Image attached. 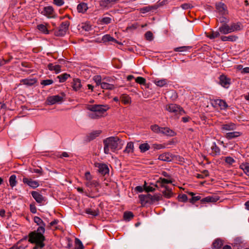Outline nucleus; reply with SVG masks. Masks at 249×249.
<instances>
[{
  "label": "nucleus",
  "mask_w": 249,
  "mask_h": 249,
  "mask_svg": "<svg viewBox=\"0 0 249 249\" xmlns=\"http://www.w3.org/2000/svg\"><path fill=\"white\" fill-rule=\"evenodd\" d=\"M45 232V228L43 226H39L37 231L31 232L29 234V242L31 243L38 244L42 247H44L43 242L45 240V237L43 233Z\"/></svg>",
  "instance_id": "f257e3e1"
},
{
  "label": "nucleus",
  "mask_w": 249,
  "mask_h": 249,
  "mask_svg": "<svg viewBox=\"0 0 249 249\" xmlns=\"http://www.w3.org/2000/svg\"><path fill=\"white\" fill-rule=\"evenodd\" d=\"M87 108L91 111L89 116L92 119H98L102 117L108 110L107 106L100 105H88Z\"/></svg>",
  "instance_id": "f03ea898"
},
{
  "label": "nucleus",
  "mask_w": 249,
  "mask_h": 249,
  "mask_svg": "<svg viewBox=\"0 0 249 249\" xmlns=\"http://www.w3.org/2000/svg\"><path fill=\"white\" fill-rule=\"evenodd\" d=\"M124 144V141L118 137H110V150L111 151L117 152L122 148Z\"/></svg>",
  "instance_id": "7ed1b4c3"
},
{
  "label": "nucleus",
  "mask_w": 249,
  "mask_h": 249,
  "mask_svg": "<svg viewBox=\"0 0 249 249\" xmlns=\"http://www.w3.org/2000/svg\"><path fill=\"white\" fill-rule=\"evenodd\" d=\"M165 109L176 116L182 115V113H184L182 108L180 106L175 104L166 105L165 106Z\"/></svg>",
  "instance_id": "20e7f679"
},
{
  "label": "nucleus",
  "mask_w": 249,
  "mask_h": 249,
  "mask_svg": "<svg viewBox=\"0 0 249 249\" xmlns=\"http://www.w3.org/2000/svg\"><path fill=\"white\" fill-rule=\"evenodd\" d=\"M85 178L86 179L85 184L87 187L89 188H92L96 187L98 186V182L96 180L92 179V176L89 172L85 173Z\"/></svg>",
  "instance_id": "39448f33"
},
{
  "label": "nucleus",
  "mask_w": 249,
  "mask_h": 249,
  "mask_svg": "<svg viewBox=\"0 0 249 249\" xmlns=\"http://www.w3.org/2000/svg\"><path fill=\"white\" fill-rule=\"evenodd\" d=\"M70 23L69 21L63 22L59 27L57 31H55V34L57 36H63L68 30Z\"/></svg>",
  "instance_id": "423d86ee"
},
{
  "label": "nucleus",
  "mask_w": 249,
  "mask_h": 249,
  "mask_svg": "<svg viewBox=\"0 0 249 249\" xmlns=\"http://www.w3.org/2000/svg\"><path fill=\"white\" fill-rule=\"evenodd\" d=\"M31 195L36 202L40 205L44 204L46 200V197L37 191H33L31 192Z\"/></svg>",
  "instance_id": "0eeeda50"
},
{
  "label": "nucleus",
  "mask_w": 249,
  "mask_h": 249,
  "mask_svg": "<svg viewBox=\"0 0 249 249\" xmlns=\"http://www.w3.org/2000/svg\"><path fill=\"white\" fill-rule=\"evenodd\" d=\"M62 96L56 95L54 96H50L47 99V102L50 105H53L57 103L62 102L63 101L64 94L61 93Z\"/></svg>",
  "instance_id": "6e6552de"
},
{
  "label": "nucleus",
  "mask_w": 249,
  "mask_h": 249,
  "mask_svg": "<svg viewBox=\"0 0 249 249\" xmlns=\"http://www.w3.org/2000/svg\"><path fill=\"white\" fill-rule=\"evenodd\" d=\"M212 105L214 107H219L221 109H226L228 107L226 102L221 99H215L212 101Z\"/></svg>",
  "instance_id": "1a4fd4ad"
},
{
  "label": "nucleus",
  "mask_w": 249,
  "mask_h": 249,
  "mask_svg": "<svg viewBox=\"0 0 249 249\" xmlns=\"http://www.w3.org/2000/svg\"><path fill=\"white\" fill-rule=\"evenodd\" d=\"M95 166L98 168L99 172L102 175L105 176L109 172V169L106 164L101 162H95Z\"/></svg>",
  "instance_id": "9d476101"
},
{
  "label": "nucleus",
  "mask_w": 249,
  "mask_h": 249,
  "mask_svg": "<svg viewBox=\"0 0 249 249\" xmlns=\"http://www.w3.org/2000/svg\"><path fill=\"white\" fill-rule=\"evenodd\" d=\"M23 183L27 184L30 187L35 189L39 186V183L37 180H34L31 178L24 177L22 179Z\"/></svg>",
  "instance_id": "9b49d317"
},
{
  "label": "nucleus",
  "mask_w": 249,
  "mask_h": 249,
  "mask_svg": "<svg viewBox=\"0 0 249 249\" xmlns=\"http://www.w3.org/2000/svg\"><path fill=\"white\" fill-rule=\"evenodd\" d=\"M101 132L102 131L101 130H98L93 131L88 133L85 137V141L89 142L93 140L96 138L98 137L100 135Z\"/></svg>",
  "instance_id": "f8f14e48"
},
{
  "label": "nucleus",
  "mask_w": 249,
  "mask_h": 249,
  "mask_svg": "<svg viewBox=\"0 0 249 249\" xmlns=\"http://www.w3.org/2000/svg\"><path fill=\"white\" fill-rule=\"evenodd\" d=\"M219 84L223 87L228 88L231 84V79L222 74L219 76Z\"/></svg>",
  "instance_id": "ddd939ff"
},
{
  "label": "nucleus",
  "mask_w": 249,
  "mask_h": 249,
  "mask_svg": "<svg viewBox=\"0 0 249 249\" xmlns=\"http://www.w3.org/2000/svg\"><path fill=\"white\" fill-rule=\"evenodd\" d=\"M141 203L142 206L146 204H151L150 195H141L139 196Z\"/></svg>",
  "instance_id": "4468645a"
},
{
  "label": "nucleus",
  "mask_w": 249,
  "mask_h": 249,
  "mask_svg": "<svg viewBox=\"0 0 249 249\" xmlns=\"http://www.w3.org/2000/svg\"><path fill=\"white\" fill-rule=\"evenodd\" d=\"M236 128V125L233 123H229L223 124L221 125L222 131H232Z\"/></svg>",
  "instance_id": "2eb2a0df"
},
{
  "label": "nucleus",
  "mask_w": 249,
  "mask_h": 249,
  "mask_svg": "<svg viewBox=\"0 0 249 249\" xmlns=\"http://www.w3.org/2000/svg\"><path fill=\"white\" fill-rule=\"evenodd\" d=\"M216 8L218 12L221 15H226L228 13L226 5L222 2L216 4Z\"/></svg>",
  "instance_id": "dca6fc26"
},
{
  "label": "nucleus",
  "mask_w": 249,
  "mask_h": 249,
  "mask_svg": "<svg viewBox=\"0 0 249 249\" xmlns=\"http://www.w3.org/2000/svg\"><path fill=\"white\" fill-rule=\"evenodd\" d=\"M219 199V197L216 196H208L201 199V202L202 203H209V202H216Z\"/></svg>",
  "instance_id": "f3484780"
},
{
  "label": "nucleus",
  "mask_w": 249,
  "mask_h": 249,
  "mask_svg": "<svg viewBox=\"0 0 249 249\" xmlns=\"http://www.w3.org/2000/svg\"><path fill=\"white\" fill-rule=\"evenodd\" d=\"M164 135L173 137L176 135L174 131L167 127H162L161 129V133Z\"/></svg>",
  "instance_id": "a211bd4d"
},
{
  "label": "nucleus",
  "mask_w": 249,
  "mask_h": 249,
  "mask_svg": "<svg viewBox=\"0 0 249 249\" xmlns=\"http://www.w3.org/2000/svg\"><path fill=\"white\" fill-rule=\"evenodd\" d=\"M242 135V133L238 131H233L231 132L227 133L225 137L228 140H231L232 139L236 138Z\"/></svg>",
  "instance_id": "6ab92c4d"
},
{
  "label": "nucleus",
  "mask_w": 249,
  "mask_h": 249,
  "mask_svg": "<svg viewBox=\"0 0 249 249\" xmlns=\"http://www.w3.org/2000/svg\"><path fill=\"white\" fill-rule=\"evenodd\" d=\"M71 87L75 91L79 90L82 87L81 80L78 78L73 79L71 82Z\"/></svg>",
  "instance_id": "aec40b11"
},
{
  "label": "nucleus",
  "mask_w": 249,
  "mask_h": 249,
  "mask_svg": "<svg viewBox=\"0 0 249 249\" xmlns=\"http://www.w3.org/2000/svg\"><path fill=\"white\" fill-rule=\"evenodd\" d=\"M219 31L221 33L224 35H226L231 33L230 25H228L226 23L223 24L219 28Z\"/></svg>",
  "instance_id": "412c9836"
},
{
  "label": "nucleus",
  "mask_w": 249,
  "mask_h": 249,
  "mask_svg": "<svg viewBox=\"0 0 249 249\" xmlns=\"http://www.w3.org/2000/svg\"><path fill=\"white\" fill-rule=\"evenodd\" d=\"M37 82V80L36 78H26L22 79L21 82L26 86H31L34 85Z\"/></svg>",
  "instance_id": "4be33fe9"
},
{
  "label": "nucleus",
  "mask_w": 249,
  "mask_h": 249,
  "mask_svg": "<svg viewBox=\"0 0 249 249\" xmlns=\"http://www.w3.org/2000/svg\"><path fill=\"white\" fill-rule=\"evenodd\" d=\"M172 182L173 181L172 179H168L162 178H159L158 180L157 181V184H159L161 187L164 188H165V186H166L165 185V184L172 183Z\"/></svg>",
  "instance_id": "5701e85b"
},
{
  "label": "nucleus",
  "mask_w": 249,
  "mask_h": 249,
  "mask_svg": "<svg viewBox=\"0 0 249 249\" xmlns=\"http://www.w3.org/2000/svg\"><path fill=\"white\" fill-rule=\"evenodd\" d=\"M230 27L231 33L235 31H240L242 29V26L240 22L232 23L230 26Z\"/></svg>",
  "instance_id": "b1692460"
},
{
  "label": "nucleus",
  "mask_w": 249,
  "mask_h": 249,
  "mask_svg": "<svg viewBox=\"0 0 249 249\" xmlns=\"http://www.w3.org/2000/svg\"><path fill=\"white\" fill-rule=\"evenodd\" d=\"M88 9V5L87 3L82 2L79 3L77 6V10L79 13H84Z\"/></svg>",
  "instance_id": "393cba45"
},
{
  "label": "nucleus",
  "mask_w": 249,
  "mask_h": 249,
  "mask_svg": "<svg viewBox=\"0 0 249 249\" xmlns=\"http://www.w3.org/2000/svg\"><path fill=\"white\" fill-rule=\"evenodd\" d=\"M158 159L164 161H170L172 160V157L169 153H165L162 154H160L158 158Z\"/></svg>",
  "instance_id": "a878e982"
},
{
  "label": "nucleus",
  "mask_w": 249,
  "mask_h": 249,
  "mask_svg": "<svg viewBox=\"0 0 249 249\" xmlns=\"http://www.w3.org/2000/svg\"><path fill=\"white\" fill-rule=\"evenodd\" d=\"M134 152V143L133 142H130L127 143L124 152L125 153H132Z\"/></svg>",
  "instance_id": "bb28decb"
},
{
  "label": "nucleus",
  "mask_w": 249,
  "mask_h": 249,
  "mask_svg": "<svg viewBox=\"0 0 249 249\" xmlns=\"http://www.w3.org/2000/svg\"><path fill=\"white\" fill-rule=\"evenodd\" d=\"M43 12L44 15L48 18H51L53 17V9L51 6L46 7L44 8Z\"/></svg>",
  "instance_id": "cd10ccee"
},
{
  "label": "nucleus",
  "mask_w": 249,
  "mask_h": 249,
  "mask_svg": "<svg viewBox=\"0 0 249 249\" xmlns=\"http://www.w3.org/2000/svg\"><path fill=\"white\" fill-rule=\"evenodd\" d=\"M48 68L50 71H54L56 73L61 71V66L59 65H53V64L50 63L48 65Z\"/></svg>",
  "instance_id": "c85d7f7f"
},
{
  "label": "nucleus",
  "mask_w": 249,
  "mask_h": 249,
  "mask_svg": "<svg viewBox=\"0 0 249 249\" xmlns=\"http://www.w3.org/2000/svg\"><path fill=\"white\" fill-rule=\"evenodd\" d=\"M220 38L223 41H235L237 40L238 37L236 36H222Z\"/></svg>",
  "instance_id": "c756f323"
},
{
  "label": "nucleus",
  "mask_w": 249,
  "mask_h": 249,
  "mask_svg": "<svg viewBox=\"0 0 249 249\" xmlns=\"http://www.w3.org/2000/svg\"><path fill=\"white\" fill-rule=\"evenodd\" d=\"M212 153L213 156L219 155L220 153V149L216 145L215 143H214L211 147Z\"/></svg>",
  "instance_id": "7c9ffc66"
},
{
  "label": "nucleus",
  "mask_w": 249,
  "mask_h": 249,
  "mask_svg": "<svg viewBox=\"0 0 249 249\" xmlns=\"http://www.w3.org/2000/svg\"><path fill=\"white\" fill-rule=\"evenodd\" d=\"M162 194L165 197L169 198L173 196V192L171 189L168 186H165V190L162 192Z\"/></svg>",
  "instance_id": "2f4dec72"
},
{
  "label": "nucleus",
  "mask_w": 249,
  "mask_h": 249,
  "mask_svg": "<svg viewBox=\"0 0 249 249\" xmlns=\"http://www.w3.org/2000/svg\"><path fill=\"white\" fill-rule=\"evenodd\" d=\"M240 168L241 169L245 174L249 176V163H242L240 165Z\"/></svg>",
  "instance_id": "473e14b6"
},
{
  "label": "nucleus",
  "mask_w": 249,
  "mask_h": 249,
  "mask_svg": "<svg viewBox=\"0 0 249 249\" xmlns=\"http://www.w3.org/2000/svg\"><path fill=\"white\" fill-rule=\"evenodd\" d=\"M121 99L124 105L130 104L131 102V98L126 94H123L121 97Z\"/></svg>",
  "instance_id": "72a5a7b5"
},
{
  "label": "nucleus",
  "mask_w": 249,
  "mask_h": 249,
  "mask_svg": "<svg viewBox=\"0 0 249 249\" xmlns=\"http://www.w3.org/2000/svg\"><path fill=\"white\" fill-rule=\"evenodd\" d=\"M223 245V241L220 239H216L213 243V248L218 249L220 248Z\"/></svg>",
  "instance_id": "f704fd0d"
},
{
  "label": "nucleus",
  "mask_w": 249,
  "mask_h": 249,
  "mask_svg": "<svg viewBox=\"0 0 249 249\" xmlns=\"http://www.w3.org/2000/svg\"><path fill=\"white\" fill-rule=\"evenodd\" d=\"M206 35L207 37L210 39H214L220 36L219 32L217 31H211L209 33H206Z\"/></svg>",
  "instance_id": "c9c22d12"
},
{
  "label": "nucleus",
  "mask_w": 249,
  "mask_h": 249,
  "mask_svg": "<svg viewBox=\"0 0 249 249\" xmlns=\"http://www.w3.org/2000/svg\"><path fill=\"white\" fill-rule=\"evenodd\" d=\"M139 148L142 153H144L150 149V146L148 143H143L141 144Z\"/></svg>",
  "instance_id": "e433bc0d"
},
{
  "label": "nucleus",
  "mask_w": 249,
  "mask_h": 249,
  "mask_svg": "<svg viewBox=\"0 0 249 249\" xmlns=\"http://www.w3.org/2000/svg\"><path fill=\"white\" fill-rule=\"evenodd\" d=\"M9 184L11 187H14L16 186L17 184V177L15 175H11L9 179Z\"/></svg>",
  "instance_id": "4c0bfd02"
},
{
  "label": "nucleus",
  "mask_w": 249,
  "mask_h": 249,
  "mask_svg": "<svg viewBox=\"0 0 249 249\" xmlns=\"http://www.w3.org/2000/svg\"><path fill=\"white\" fill-rule=\"evenodd\" d=\"M168 81L166 79H162L159 80H155V84L159 87H162L167 85Z\"/></svg>",
  "instance_id": "58836bf2"
},
{
  "label": "nucleus",
  "mask_w": 249,
  "mask_h": 249,
  "mask_svg": "<svg viewBox=\"0 0 249 249\" xmlns=\"http://www.w3.org/2000/svg\"><path fill=\"white\" fill-rule=\"evenodd\" d=\"M124 219L126 221H129L134 217L133 213L131 212H125L124 213Z\"/></svg>",
  "instance_id": "ea45409f"
},
{
  "label": "nucleus",
  "mask_w": 249,
  "mask_h": 249,
  "mask_svg": "<svg viewBox=\"0 0 249 249\" xmlns=\"http://www.w3.org/2000/svg\"><path fill=\"white\" fill-rule=\"evenodd\" d=\"M69 77H70V75L67 74V73H65L59 75L57 76V78L59 79V81L60 83L64 82Z\"/></svg>",
  "instance_id": "a19ab883"
},
{
  "label": "nucleus",
  "mask_w": 249,
  "mask_h": 249,
  "mask_svg": "<svg viewBox=\"0 0 249 249\" xmlns=\"http://www.w3.org/2000/svg\"><path fill=\"white\" fill-rule=\"evenodd\" d=\"M37 29L41 32L43 33L44 34H48L49 33L46 26L44 24H41L38 25Z\"/></svg>",
  "instance_id": "79ce46f5"
},
{
  "label": "nucleus",
  "mask_w": 249,
  "mask_h": 249,
  "mask_svg": "<svg viewBox=\"0 0 249 249\" xmlns=\"http://www.w3.org/2000/svg\"><path fill=\"white\" fill-rule=\"evenodd\" d=\"M34 221L36 224H37V225H39L40 226H43L45 228V224L40 217L35 216L34 218Z\"/></svg>",
  "instance_id": "37998d69"
},
{
  "label": "nucleus",
  "mask_w": 249,
  "mask_h": 249,
  "mask_svg": "<svg viewBox=\"0 0 249 249\" xmlns=\"http://www.w3.org/2000/svg\"><path fill=\"white\" fill-rule=\"evenodd\" d=\"M76 247L74 249H84V246L82 242L77 238L75 239Z\"/></svg>",
  "instance_id": "c03bdc74"
},
{
  "label": "nucleus",
  "mask_w": 249,
  "mask_h": 249,
  "mask_svg": "<svg viewBox=\"0 0 249 249\" xmlns=\"http://www.w3.org/2000/svg\"><path fill=\"white\" fill-rule=\"evenodd\" d=\"M209 176V171L207 170H203L201 174H197L196 178H204L206 177Z\"/></svg>",
  "instance_id": "a18cd8bd"
},
{
  "label": "nucleus",
  "mask_w": 249,
  "mask_h": 249,
  "mask_svg": "<svg viewBox=\"0 0 249 249\" xmlns=\"http://www.w3.org/2000/svg\"><path fill=\"white\" fill-rule=\"evenodd\" d=\"M104 152L106 154L109 153V138H107L104 141Z\"/></svg>",
  "instance_id": "49530a36"
},
{
  "label": "nucleus",
  "mask_w": 249,
  "mask_h": 249,
  "mask_svg": "<svg viewBox=\"0 0 249 249\" xmlns=\"http://www.w3.org/2000/svg\"><path fill=\"white\" fill-rule=\"evenodd\" d=\"M191 47L190 46H182L179 47H177L174 49V51L175 52H185L190 49Z\"/></svg>",
  "instance_id": "de8ad7c7"
},
{
  "label": "nucleus",
  "mask_w": 249,
  "mask_h": 249,
  "mask_svg": "<svg viewBox=\"0 0 249 249\" xmlns=\"http://www.w3.org/2000/svg\"><path fill=\"white\" fill-rule=\"evenodd\" d=\"M150 198L152 204L156 201H159L161 199V196L160 195H155L154 196L150 195Z\"/></svg>",
  "instance_id": "09e8293b"
},
{
  "label": "nucleus",
  "mask_w": 249,
  "mask_h": 249,
  "mask_svg": "<svg viewBox=\"0 0 249 249\" xmlns=\"http://www.w3.org/2000/svg\"><path fill=\"white\" fill-rule=\"evenodd\" d=\"M86 213L91 215L92 216H96L98 214V212L95 210H92L91 209H88L86 210Z\"/></svg>",
  "instance_id": "8fccbe9b"
},
{
  "label": "nucleus",
  "mask_w": 249,
  "mask_h": 249,
  "mask_svg": "<svg viewBox=\"0 0 249 249\" xmlns=\"http://www.w3.org/2000/svg\"><path fill=\"white\" fill-rule=\"evenodd\" d=\"M162 127H160L159 125L157 124L153 125L151 126V130L157 133H161V129Z\"/></svg>",
  "instance_id": "3c124183"
},
{
  "label": "nucleus",
  "mask_w": 249,
  "mask_h": 249,
  "mask_svg": "<svg viewBox=\"0 0 249 249\" xmlns=\"http://www.w3.org/2000/svg\"><path fill=\"white\" fill-rule=\"evenodd\" d=\"M135 81L136 83L142 85H145L146 84V80L145 78L142 77H138L136 78Z\"/></svg>",
  "instance_id": "603ef678"
},
{
  "label": "nucleus",
  "mask_w": 249,
  "mask_h": 249,
  "mask_svg": "<svg viewBox=\"0 0 249 249\" xmlns=\"http://www.w3.org/2000/svg\"><path fill=\"white\" fill-rule=\"evenodd\" d=\"M225 161L229 165H232L235 160L232 157L229 156L225 157Z\"/></svg>",
  "instance_id": "864d4df0"
},
{
  "label": "nucleus",
  "mask_w": 249,
  "mask_h": 249,
  "mask_svg": "<svg viewBox=\"0 0 249 249\" xmlns=\"http://www.w3.org/2000/svg\"><path fill=\"white\" fill-rule=\"evenodd\" d=\"M145 37L146 40L151 41L153 39V35L151 31H148L145 34Z\"/></svg>",
  "instance_id": "5fc2aeb1"
},
{
  "label": "nucleus",
  "mask_w": 249,
  "mask_h": 249,
  "mask_svg": "<svg viewBox=\"0 0 249 249\" xmlns=\"http://www.w3.org/2000/svg\"><path fill=\"white\" fill-rule=\"evenodd\" d=\"M93 80L97 86L100 85L102 82L101 77L100 75H96L93 77Z\"/></svg>",
  "instance_id": "6e6d98bb"
},
{
  "label": "nucleus",
  "mask_w": 249,
  "mask_h": 249,
  "mask_svg": "<svg viewBox=\"0 0 249 249\" xmlns=\"http://www.w3.org/2000/svg\"><path fill=\"white\" fill-rule=\"evenodd\" d=\"M53 83V80L51 79H47L42 80L41 82V84L43 86H47L52 84Z\"/></svg>",
  "instance_id": "4d7b16f0"
},
{
  "label": "nucleus",
  "mask_w": 249,
  "mask_h": 249,
  "mask_svg": "<svg viewBox=\"0 0 249 249\" xmlns=\"http://www.w3.org/2000/svg\"><path fill=\"white\" fill-rule=\"evenodd\" d=\"M178 199L181 202H185L187 200V196L185 194H181L178 196Z\"/></svg>",
  "instance_id": "13d9d810"
},
{
  "label": "nucleus",
  "mask_w": 249,
  "mask_h": 249,
  "mask_svg": "<svg viewBox=\"0 0 249 249\" xmlns=\"http://www.w3.org/2000/svg\"><path fill=\"white\" fill-rule=\"evenodd\" d=\"M109 4V0H102L100 1V5L103 8L107 7Z\"/></svg>",
  "instance_id": "bf43d9fd"
},
{
  "label": "nucleus",
  "mask_w": 249,
  "mask_h": 249,
  "mask_svg": "<svg viewBox=\"0 0 249 249\" xmlns=\"http://www.w3.org/2000/svg\"><path fill=\"white\" fill-rule=\"evenodd\" d=\"M201 199V197L199 196H193L190 199V202L192 203H194L196 201L200 200Z\"/></svg>",
  "instance_id": "052dcab7"
},
{
  "label": "nucleus",
  "mask_w": 249,
  "mask_h": 249,
  "mask_svg": "<svg viewBox=\"0 0 249 249\" xmlns=\"http://www.w3.org/2000/svg\"><path fill=\"white\" fill-rule=\"evenodd\" d=\"M101 87L103 89H109V84L106 82H102L100 84Z\"/></svg>",
  "instance_id": "680f3d73"
},
{
  "label": "nucleus",
  "mask_w": 249,
  "mask_h": 249,
  "mask_svg": "<svg viewBox=\"0 0 249 249\" xmlns=\"http://www.w3.org/2000/svg\"><path fill=\"white\" fill-rule=\"evenodd\" d=\"M82 28L86 31H89L90 30L91 26L88 23H84L82 26Z\"/></svg>",
  "instance_id": "e2e57ef3"
},
{
  "label": "nucleus",
  "mask_w": 249,
  "mask_h": 249,
  "mask_svg": "<svg viewBox=\"0 0 249 249\" xmlns=\"http://www.w3.org/2000/svg\"><path fill=\"white\" fill-rule=\"evenodd\" d=\"M53 3L58 6H60L64 4L63 0H53Z\"/></svg>",
  "instance_id": "0e129e2a"
},
{
  "label": "nucleus",
  "mask_w": 249,
  "mask_h": 249,
  "mask_svg": "<svg viewBox=\"0 0 249 249\" xmlns=\"http://www.w3.org/2000/svg\"><path fill=\"white\" fill-rule=\"evenodd\" d=\"M144 188L145 191L146 192H153V191H155V189L154 188H153L152 187L150 186H146L145 185Z\"/></svg>",
  "instance_id": "69168bd1"
},
{
  "label": "nucleus",
  "mask_w": 249,
  "mask_h": 249,
  "mask_svg": "<svg viewBox=\"0 0 249 249\" xmlns=\"http://www.w3.org/2000/svg\"><path fill=\"white\" fill-rule=\"evenodd\" d=\"M30 211L33 213H35L36 212V208L35 205V204H31L30 206Z\"/></svg>",
  "instance_id": "338daca9"
},
{
  "label": "nucleus",
  "mask_w": 249,
  "mask_h": 249,
  "mask_svg": "<svg viewBox=\"0 0 249 249\" xmlns=\"http://www.w3.org/2000/svg\"><path fill=\"white\" fill-rule=\"evenodd\" d=\"M100 22L102 23H105V24H107L109 23V18L108 17H105V18H102L101 20H100Z\"/></svg>",
  "instance_id": "774afa93"
}]
</instances>
